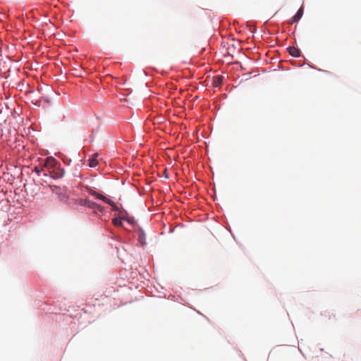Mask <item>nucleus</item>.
<instances>
[{
    "label": "nucleus",
    "mask_w": 361,
    "mask_h": 361,
    "mask_svg": "<svg viewBox=\"0 0 361 361\" xmlns=\"http://www.w3.org/2000/svg\"><path fill=\"white\" fill-rule=\"evenodd\" d=\"M89 192L90 195L94 196L95 197H97L99 200H102L103 202H104L106 204H112V200L108 199L103 195L98 193L97 192H96L92 189L90 190Z\"/></svg>",
    "instance_id": "4"
},
{
    "label": "nucleus",
    "mask_w": 361,
    "mask_h": 361,
    "mask_svg": "<svg viewBox=\"0 0 361 361\" xmlns=\"http://www.w3.org/2000/svg\"><path fill=\"white\" fill-rule=\"evenodd\" d=\"M57 164H59V162L54 157H49L45 159L42 166L44 169H47L49 172L50 170L55 168Z\"/></svg>",
    "instance_id": "3"
},
{
    "label": "nucleus",
    "mask_w": 361,
    "mask_h": 361,
    "mask_svg": "<svg viewBox=\"0 0 361 361\" xmlns=\"http://www.w3.org/2000/svg\"><path fill=\"white\" fill-rule=\"evenodd\" d=\"M50 176L54 179L61 178L64 175V170L60 167L59 164L56 165L55 168L48 172Z\"/></svg>",
    "instance_id": "2"
},
{
    "label": "nucleus",
    "mask_w": 361,
    "mask_h": 361,
    "mask_svg": "<svg viewBox=\"0 0 361 361\" xmlns=\"http://www.w3.org/2000/svg\"><path fill=\"white\" fill-rule=\"evenodd\" d=\"M303 15V8L301 7L298 11V12L296 13V14L292 18V20L290 21V24H293L294 23H296L298 22L302 16Z\"/></svg>",
    "instance_id": "6"
},
{
    "label": "nucleus",
    "mask_w": 361,
    "mask_h": 361,
    "mask_svg": "<svg viewBox=\"0 0 361 361\" xmlns=\"http://www.w3.org/2000/svg\"><path fill=\"white\" fill-rule=\"evenodd\" d=\"M109 204L112 207V209L114 211H118L119 210L118 207L116 205V204L113 201H112V204Z\"/></svg>",
    "instance_id": "13"
},
{
    "label": "nucleus",
    "mask_w": 361,
    "mask_h": 361,
    "mask_svg": "<svg viewBox=\"0 0 361 361\" xmlns=\"http://www.w3.org/2000/svg\"><path fill=\"white\" fill-rule=\"evenodd\" d=\"M121 220L122 219H121V218L120 219L114 218L112 220V223L116 226H122Z\"/></svg>",
    "instance_id": "12"
},
{
    "label": "nucleus",
    "mask_w": 361,
    "mask_h": 361,
    "mask_svg": "<svg viewBox=\"0 0 361 361\" xmlns=\"http://www.w3.org/2000/svg\"><path fill=\"white\" fill-rule=\"evenodd\" d=\"M224 77L222 75L214 76L213 78V85L218 87L221 85Z\"/></svg>",
    "instance_id": "9"
},
{
    "label": "nucleus",
    "mask_w": 361,
    "mask_h": 361,
    "mask_svg": "<svg viewBox=\"0 0 361 361\" xmlns=\"http://www.w3.org/2000/svg\"><path fill=\"white\" fill-rule=\"evenodd\" d=\"M38 176H40L42 173H44V176H47V172L44 171L43 166H42L41 168L38 166H35L33 170Z\"/></svg>",
    "instance_id": "11"
},
{
    "label": "nucleus",
    "mask_w": 361,
    "mask_h": 361,
    "mask_svg": "<svg viewBox=\"0 0 361 361\" xmlns=\"http://www.w3.org/2000/svg\"><path fill=\"white\" fill-rule=\"evenodd\" d=\"M120 218L122 220L128 221L129 224L132 225L136 224V221H135L134 218L133 216H130L126 211H124L123 212H120Z\"/></svg>",
    "instance_id": "5"
},
{
    "label": "nucleus",
    "mask_w": 361,
    "mask_h": 361,
    "mask_svg": "<svg viewBox=\"0 0 361 361\" xmlns=\"http://www.w3.org/2000/svg\"><path fill=\"white\" fill-rule=\"evenodd\" d=\"M80 204L90 209H97L100 212H103L104 211V207L103 206L98 204L97 203L90 201L87 199L81 200Z\"/></svg>",
    "instance_id": "1"
},
{
    "label": "nucleus",
    "mask_w": 361,
    "mask_h": 361,
    "mask_svg": "<svg viewBox=\"0 0 361 361\" xmlns=\"http://www.w3.org/2000/svg\"><path fill=\"white\" fill-rule=\"evenodd\" d=\"M49 187L52 192L56 193L57 195L62 194V189L60 187L56 185H50Z\"/></svg>",
    "instance_id": "10"
},
{
    "label": "nucleus",
    "mask_w": 361,
    "mask_h": 361,
    "mask_svg": "<svg viewBox=\"0 0 361 361\" xmlns=\"http://www.w3.org/2000/svg\"><path fill=\"white\" fill-rule=\"evenodd\" d=\"M98 154L95 153L94 154L91 158L89 159V166L90 167H95L99 164V161L97 160Z\"/></svg>",
    "instance_id": "8"
},
{
    "label": "nucleus",
    "mask_w": 361,
    "mask_h": 361,
    "mask_svg": "<svg viewBox=\"0 0 361 361\" xmlns=\"http://www.w3.org/2000/svg\"><path fill=\"white\" fill-rule=\"evenodd\" d=\"M288 51L292 56L298 57L300 55V51L295 47H289Z\"/></svg>",
    "instance_id": "7"
}]
</instances>
